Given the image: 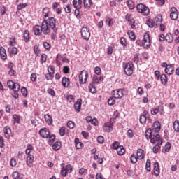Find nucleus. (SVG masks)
Here are the masks:
<instances>
[{"instance_id": "f257e3e1", "label": "nucleus", "mask_w": 179, "mask_h": 179, "mask_svg": "<svg viewBox=\"0 0 179 179\" xmlns=\"http://www.w3.org/2000/svg\"><path fill=\"white\" fill-rule=\"evenodd\" d=\"M123 68L125 75H127V76H132V73H134V63H132L131 62L125 63L124 64H123Z\"/></svg>"}, {"instance_id": "f03ea898", "label": "nucleus", "mask_w": 179, "mask_h": 179, "mask_svg": "<svg viewBox=\"0 0 179 179\" xmlns=\"http://www.w3.org/2000/svg\"><path fill=\"white\" fill-rule=\"evenodd\" d=\"M137 11L138 13H142L144 16H148L149 15L150 10H149V8L143 3H139L136 6Z\"/></svg>"}, {"instance_id": "7ed1b4c3", "label": "nucleus", "mask_w": 179, "mask_h": 179, "mask_svg": "<svg viewBox=\"0 0 179 179\" xmlns=\"http://www.w3.org/2000/svg\"><path fill=\"white\" fill-rule=\"evenodd\" d=\"M89 76V73H87V71H82L79 76V82L81 85H85L86 83V81L87 80V77Z\"/></svg>"}, {"instance_id": "20e7f679", "label": "nucleus", "mask_w": 179, "mask_h": 179, "mask_svg": "<svg viewBox=\"0 0 179 179\" xmlns=\"http://www.w3.org/2000/svg\"><path fill=\"white\" fill-rule=\"evenodd\" d=\"M153 130L151 129H148L146 131H145V138L146 139H150V143H152L153 145H155V143H156V140H155V134H153Z\"/></svg>"}, {"instance_id": "39448f33", "label": "nucleus", "mask_w": 179, "mask_h": 179, "mask_svg": "<svg viewBox=\"0 0 179 179\" xmlns=\"http://www.w3.org/2000/svg\"><path fill=\"white\" fill-rule=\"evenodd\" d=\"M7 85L9 89H12V90H13L15 92L20 90V85L18 83H14L13 80L8 81Z\"/></svg>"}, {"instance_id": "423d86ee", "label": "nucleus", "mask_w": 179, "mask_h": 179, "mask_svg": "<svg viewBox=\"0 0 179 179\" xmlns=\"http://www.w3.org/2000/svg\"><path fill=\"white\" fill-rule=\"evenodd\" d=\"M81 36L83 40H89L90 38V30L86 27H83L81 28Z\"/></svg>"}, {"instance_id": "0eeeda50", "label": "nucleus", "mask_w": 179, "mask_h": 179, "mask_svg": "<svg viewBox=\"0 0 179 179\" xmlns=\"http://www.w3.org/2000/svg\"><path fill=\"white\" fill-rule=\"evenodd\" d=\"M41 27L42 29V33L44 34L45 35H47L50 33V29L51 28L48 25V22H47V20H44L42 22V25Z\"/></svg>"}, {"instance_id": "6e6552de", "label": "nucleus", "mask_w": 179, "mask_h": 179, "mask_svg": "<svg viewBox=\"0 0 179 179\" xmlns=\"http://www.w3.org/2000/svg\"><path fill=\"white\" fill-rule=\"evenodd\" d=\"M143 47V48H149L150 47V36L148 33L144 34Z\"/></svg>"}, {"instance_id": "1a4fd4ad", "label": "nucleus", "mask_w": 179, "mask_h": 179, "mask_svg": "<svg viewBox=\"0 0 179 179\" xmlns=\"http://www.w3.org/2000/svg\"><path fill=\"white\" fill-rule=\"evenodd\" d=\"M49 27L53 30L55 33H57L58 31V29L57 28V22L55 20V18L50 17L48 23Z\"/></svg>"}, {"instance_id": "9d476101", "label": "nucleus", "mask_w": 179, "mask_h": 179, "mask_svg": "<svg viewBox=\"0 0 179 179\" xmlns=\"http://www.w3.org/2000/svg\"><path fill=\"white\" fill-rule=\"evenodd\" d=\"M114 99H122L124 97V92L122 89L115 90L112 92Z\"/></svg>"}, {"instance_id": "9b49d317", "label": "nucleus", "mask_w": 179, "mask_h": 179, "mask_svg": "<svg viewBox=\"0 0 179 179\" xmlns=\"http://www.w3.org/2000/svg\"><path fill=\"white\" fill-rule=\"evenodd\" d=\"M170 17L172 20H177L178 19V10L175 7L171 8Z\"/></svg>"}, {"instance_id": "f8f14e48", "label": "nucleus", "mask_w": 179, "mask_h": 179, "mask_svg": "<svg viewBox=\"0 0 179 179\" xmlns=\"http://www.w3.org/2000/svg\"><path fill=\"white\" fill-rule=\"evenodd\" d=\"M148 116H149V113L146 110L143 112V115H141L140 116L139 120L141 124H142V125H144V124H146V120H148Z\"/></svg>"}, {"instance_id": "ddd939ff", "label": "nucleus", "mask_w": 179, "mask_h": 179, "mask_svg": "<svg viewBox=\"0 0 179 179\" xmlns=\"http://www.w3.org/2000/svg\"><path fill=\"white\" fill-rule=\"evenodd\" d=\"M81 107H82V99H79L74 103L75 111H76V113H80Z\"/></svg>"}, {"instance_id": "4468645a", "label": "nucleus", "mask_w": 179, "mask_h": 179, "mask_svg": "<svg viewBox=\"0 0 179 179\" xmlns=\"http://www.w3.org/2000/svg\"><path fill=\"white\" fill-rule=\"evenodd\" d=\"M136 157L138 160H143V159H145V153L143 152V150L138 148L137 150Z\"/></svg>"}, {"instance_id": "2eb2a0df", "label": "nucleus", "mask_w": 179, "mask_h": 179, "mask_svg": "<svg viewBox=\"0 0 179 179\" xmlns=\"http://www.w3.org/2000/svg\"><path fill=\"white\" fill-rule=\"evenodd\" d=\"M160 122H155L152 124V132H155V134H157L160 131Z\"/></svg>"}, {"instance_id": "dca6fc26", "label": "nucleus", "mask_w": 179, "mask_h": 179, "mask_svg": "<svg viewBox=\"0 0 179 179\" xmlns=\"http://www.w3.org/2000/svg\"><path fill=\"white\" fill-rule=\"evenodd\" d=\"M33 30L35 36H40L43 33V29L40 25H35Z\"/></svg>"}, {"instance_id": "f3484780", "label": "nucleus", "mask_w": 179, "mask_h": 179, "mask_svg": "<svg viewBox=\"0 0 179 179\" xmlns=\"http://www.w3.org/2000/svg\"><path fill=\"white\" fill-rule=\"evenodd\" d=\"M39 134L42 138H48L50 136V131L47 129H42L39 131Z\"/></svg>"}, {"instance_id": "a211bd4d", "label": "nucleus", "mask_w": 179, "mask_h": 179, "mask_svg": "<svg viewBox=\"0 0 179 179\" xmlns=\"http://www.w3.org/2000/svg\"><path fill=\"white\" fill-rule=\"evenodd\" d=\"M163 17H162V15H157V17H155L154 18V23L155 24V26L157 27V26L162 24V20Z\"/></svg>"}, {"instance_id": "6ab92c4d", "label": "nucleus", "mask_w": 179, "mask_h": 179, "mask_svg": "<svg viewBox=\"0 0 179 179\" xmlns=\"http://www.w3.org/2000/svg\"><path fill=\"white\" fill-rule=\"evenodd\" d=\"M34 162V156H33L31 155H29L27 157V166H29V167H31Z\"/></svg>"}, {"instance_id": "aec40b11", "label": "nucleus", "mask_w": 179, "mask_h": 179, "mask_svg": "<svg viewBox=\"0 0 179 179\" xmlns=\"http://www.w3.org/2000/svg\"><path fill=\"white\" fill-rule=\"evenodd\" d=\"M73 6L76 9H82V0H73Z\"/></svg>"}, {"instance_id": "412c9836", "label": "nucleus", "mask_w": 179, "mask_h": 179, "mask_svg": "<svg viewBox=\"0 0 179 179\" xmlns=\"http://www.w3.org/2000/svg\"><path fill=\"white\" fill-rule=\"evenodd\" d=\"M103 131H106V132H111V131H113V124L105 123L103 126Z\"/></svg>"}, {"instance_id": "4be33fe9", "label": "nucleus", "mask_w": 179, "mask_h": 179, "mask_svg": "<svg viewBox=\"0 0 179 179\" xmlns=\"http://www.w3.org/2000/svg\"><path fill=\"white\" fill-rule=\"evenodd\" d=\"M0 57L3 61L7 58L6 50H5L3 47L0 48Z\"/></svg>"}, {"instance_id": "5701e85b", "label": "nucleus", "mask_w": 179, "mask_h": 179, "mask_svg": "<svg viewBox=\"0 0 179 179\" xmlns=\"http://www.w3.org/2000/svg\"><path fill=\"white\" fill-rule=\"evenodd\" d=\"M154 174L157 177L160 174V169L159 168V163L155 162L154 164Z\"/></svg>"}, {"instance_id": "b1692460", "label": "nucleus", "mask_w": 179, "mask_h": 179, "mask_svg": "<svg viewBox=\"0 0 179 179\" xmlns=\"http://www.w3.org/2000/svg\"><path fill=\"white\" fill-rule=\"evenodd\" d=\"M83 3L85 9H89V8H92V6H93V1H92V0H84Z\"/></svg>"}, {"instance_id": "393cba45", "label": "nucleus", "mask_w": 179, "mask_h": 179, "mask_svg": "<svg viewBox=\"0 0 179 179\" xmlns=\"http://www.w3.org/2000/svg\"><path fill=\"white\" fill-rule=\"evenodd\" d=\"M4 135L6 138H10V135H12V130H10V128L8 127H4Z\"/></svg>"}, {"instance_id": "a878e982", "label": "nucleus", "mask_w": 179, "mask_h": 179, "mask_svg": "<svg viewBox=\"0 0 179 179\" xmlns=\"http://www.w3.org/2000/svg\"><path fill=\"white\" fill-rule=\"evenodd\" d=\"M62 85L64 87H68L69 86V78L64 77L62 80Z\"/></svg>"}, {"instance_id": "bb28decb", "label": "nucleus", "mask_w": 179, "mask_h": 179, "mask_svg": "<svg viewBox=\"0 0 179 179\" xmlns=\"http://www.w3.org/2000/svg\"><path fill=\"white\" fill-rule=\"evenodd\" d=\"M117 152V155H119L120 156H122L124 155V153H125V148H124V146L120 145V147H118Z\"/></svg>"}, {"instance_id": "cd10ccee", "label": "nucleus", "mask_w": 179, "mask_h": 179, "mask_svg": "<svg viewBox=\"0 0 179 179\" xmlns=\"http://www.w3.org/2000/svg\"><path fill=\"white\" fill-rule=\"evenodd\" d=\"M88 87L91 93L92 94L96 93V87L94 86V83L93 82L90 83Z\"/></svg>"}, {"instance_id": "c85d7f7f", "label": "nucleus", "mask_w": 179, "mask_h": 179, "mask_svg": "<svg viewBox=\"0 0 179 179\" xmlns=\"http://www.w3.org/2000/svg\"><path fill=\"white\" fill-rule=\"evenodd\" d=\"M44 118L48 125L52 124V117L50 115H45Z\"/></svg>"}, {"instance_id": "c756f323", "label": "nucleus", "mask_w": 179, "mask_h": 179, "mask_svg": "<svg viewBox=\"0 0 179 179\" xmlns=\"http://www.w3.org/2000/svg\"><path fill=\"white\" fill-rule=\"evenodd\" d=\"M160 78H161V82L162 85L166 86V85H167V76H166V74H162L161 75Z\"/></svg>"}, {"instance_id": "7c9ffc66", "label": "nucleus", "mask_w": 179, "mask_h": 179, "mask_svg": "<svg viewBox=\"0 0 179 179\" xmlns=\"http://www.w3.org/2000/svg\"><path fill=\"white\" fill-rule=\"evenodd\" d=\"M53 150H59L61 149V142H55L52 145Z\"/></svg>"}, {"instance_id": "2f4dec72", "label": "nucleus", "mask_w": 179, "mask_h": 179, "mask_svg": "<svg viewBox=\"0 0 179 179\" xmlns=\"http://www.w3.org/2000/svg\"><path fill=\"white\" fill-rule=\"evenodd\" d=\"M127 2L129 9H131V10H132L135 8V4L134 3V1H132V0H127Z\"/></svg>"}, {"instance_id": "473e14b6", "label": "nucleus", "mask_w": 179, "mask_h": 179, "mask_svg": "<svg viewBox=\"0 0 179 179\" xmlns=\"http://www.w3.org/2000/svg\"><path fill=\"white\" fill-rule=\"evenodd\" d=\"M24 38L27 42L30 41V34H29V31L25 30L24 31Z\"/></svg>"}, {"instance_id": "72a5a7b5", "label": "nucleus", "mask_w": 179, "mask_h": 179, "mask_svg": "<svg viewBox=\"0 0 179 179\" xmlns=\"http://www.w3.org/2000/svg\"><path fill=\"white\" fill-rule=\"evenodd\" d=\"M155 141L157 142V145H163V140L160 138L159 134H157L156 136H155Z\"/></svg>"}, {"instance_id": "f704fd0d", "label": "nucleus", "mask_w": 179, "mask_h": 179, "mask_svg": "<svg viewBox=\"0 0 179 179\" xmlns=\"http://www.w3.org/2000/svg\"><path fill=\"white\" fill-rule=\"evenodd\" d=\"M54 74H52L51 73V71H48V73H47L45 76V78L46 79V80H52V79L54 78Z\"/></svg>"}, {"instance_id": "c9c22d12", "label": "nucleus", "mask_w": 179, "mask_h": 179, "mask_svg": "<svg viewBox=\"0 0 179 179\" xmlns=\"http://www.w3.org/2000/svg\"><path fill=\"white\" fill-rule=\"evenodd\" d=\"M173 129H174V131H176V132L179 133V120H176L173 122Z\"/></svg>"}, {"instance_id": "e433bc0d", "label": "nucleus", "mask_w": 179, "mask_h": 179, "mask_svg": "<svg viewBox=\"0 0 179 179\" xmlns=\"http://www.w3.org/2000/svg\"><path fill=\"white\" fill-rule=\"evenodd\" d=\"M165 73H168V75H173V67L171 65H169V66L165 69Z\"/></svg>"}, {"instance_id": "4c0bfd02", "label": "nucleus", "mask_w": 179, "mask_h": 179, "mask_svg": "<svg viewBox=\"0 0 179 179\" xmlns=\"http://www.w3.org/2000/svg\"><path fill=\"white\" fill-rule=\"evenodd\" d=\"M130 161L132 163V164H135L136 162H138V157H136L135 154H132L130 157Z\"/></svg>"}, {"instance_id": "58836bf2", "label": "nucleus", "mask_w": 179, "mask_h": 179, "mask_svg": "<svg viewBox=\"0 0 179 179\" xmlns=\"http://www.w3.org/2000/svg\"><path fill=\"white\" fill-rule=\"evenodd\" d=\"M165 40L168 43H171L173 41V35L171 34H168L165 36Z\"/></svg>"}, {"instance_id": "ea45409f", "label": "nucleus", "mask_w": 179, "mask_h": 179, "mask_svg": "<svg viewBox=\"0 0 179 179\" xmlns=\"http://www.w3.org/2000/svg\"><path fill=\"white\" fill-rule=\"evenodd\" d=\"M126 20L129 22L130 24H132V23H135V21L132 19V17L129 14H127L125 17Z\"/></svg>"}, {"instance_id": "a19ab883", "label": "nucleus", "mask_w": 179, "mask_h": 179, "mask_svg": "<svg viewBox=\"0 0 179 179\" xmlns=\"http://www.w3.org/2000/svg\"><path fill=\"white\" fill-rule=\"evenodd\" d=\"M8 52L10 54L16 55L17 54V48H8Z\"/></svg>"}, {"instance_id": "79ce46f5", "label": "nucleus", "mask_w": 179, "mask_h": 179, "mask_svg": "<svg viewBox=\"0 0 179 179\" xmlns=\"http://www.w3.org/2000/svg\"><path fill=\"white\" fill-rule=\"evenodd\" d=\"M147 24L151 28L157 27L156 24H155V21L152 20H149L147 21Z\"/></svg>"}, {"instance_id": "37998d69", "label": "nucleus", "mask_w": 179, "mask_h": 179, "mask_svg": "<svg viewBox=\"0 0 179 179\" xmlns=\"http://www.w3.org/2000/svg\"><path fill=\"white\" fill-rule=\"evenodd\" d=\"M50 12V8H45L43 10V15L44 16L45 18L48 17V13Z\"/></svg>"}, {"instance_id": "c03bdc74", "label": "nucleus", "mask_w": 179, "mask_h": 179, "mask_svg": "<svg viewBox=\"0 0 179 179\" xmlns=\"http://www.w3.org/2000/svg\"><path fill=\"white\" fill-rule=\"evenodd\" d=\"M120 43L123 47H127V39H125V38H120Z\"/></svg>"}, {"instance_id": "a18cd8bd", "label": "nucleus", "mask_w": 179, "mask_h": 179, "mask_svg": "<svg viewBox=\"0 0 179 179\" xmlns=\"http://www.w3.org/2000/svg\"><path fill=\"white\" fill-rule=\"evenodd\" d=\"M108 104L109 106H114V104H115V99H114V98L113 97L109 98L108 101Z\"/></svg>"}, {"instance_id": "49530a36", "label": "nucleus", "mask_w": 179, "mask_h": 179, "mask_svg": "<svg viewBox=\"0 0 179 179\" xmlns=\"http://www.w3.org/2000/svg\"><path fill=\"white\" fill-rule=\"evenodd\" d=\"M13 179H20V174L17 171H15L13 173Z\"/></svg>"}, {"instance_id": "de8ad7c7", "label": "nucleus", "mask_w": 179, "mask_h": 179, "mask_svg": "<svg viewBox=\"0 0 179 179\" xmlns=\"http://www.w3.org/2000/svg\"><path fill=\"white\" fill-rule=\"evenodd\" d=\"M159 149H160V144H156V145L152 148L153 153H157Z\"/></svg>"}, {"instance_id": "09e8293b", "label": "nucleus", "mask_w": 179, "mask_h": 179, "mask_svg": "<svg viewBox=\"0 0 179 179\" xmlns=\"http://www.w3.org/2000/svg\"><path fill=\"white\" fill-rule=\"evenodd\" d=\"M67 127L68 128H70V129H73V127H75V123H73V121H69L67 122Z\"/></svg>"}, {"instance_id": "8fccbe9b", "label": "nucleus", "mask_w": 179, "mask_h": 179, "mask_svg": "<svg viewBox=\"0 0 179 179\" xmlns=\"http://www.w3.org/2000/svg\"><path fill=\"white\" fill-rule=\"evenodd\" d=\"M127 34L131 40H135L136 36H135V34H134V32L129 31V32H127Z\"/></svg>"}, {"instance_id": "3c124183", "label": "nucleus", "mask_w": 179, "mask_h": 179, "mask_svg": "<svg viewBox=\"0 0 179 179\" xmlns=\"http://www.w3.org/2000/svg\"><path fill=\"white\" fill-rule=\"evenodd\" d=\"M13 118L14 119V122H17V124L20 122V118L17 115H13Z\"/></svg>"}, {"instance_id": "603ef678", "label": "nucleus", "mask_w": 179, "mask_h": 179, "mask_svg": "<svg viewBox=\"0 0 179 179\" xmlns=\"http://www.w3.org/2000/svg\"><path fill=\"white\" fill-rule=\"evenodd\" d=\"M133 61L135 64H138L139 62V54L134 55Z\"/></svg>"}, {"instance_id": "864d4df0", "label": "nucleus", "mask_w": 179, "mask_h": 179, "mask_svg": "<svg viewBox=\"0 0 179 179\" xmlns=\"http://www.w3.org/2000/svg\"><path fill=\"white\" fill-rule=\"evenodd\" d=\"M170 149H171V144L170 143L167 142L165 145V151L164 152H169Z\"/></svg>"}, {"instance_id": "5fc2aeb1", "label": "nucleus", "mask_w": 179, "mask_h": 179, "mask_svg": "<svg viewBox=\"0 0 179 179\" xmlns=\"http://www.w3.org/2000/svg\"><path fill=\"white\" fill-rule=\"evenodd\" d=\"M61 175L62 176V177H66V174H68V171H66V169L63 168L61 171Z\"/></svg>"}, {"instance_id": "6e6d98bb", "label": "nucleus", "mask_w": 179, "mask_h": 179, "mask_svg": "<svg viewBox=\"0 0 179 179\" xmlns=\"http://www.w3.org/2000/svg\"><path fill=\"white\" fill-rule=\"evenodd\" d=\"M145 169L147 171H150V159H147Z\"/></svg>"}, {"instance_id": "4d7b16f0", "label": "nucleus", "mask_w": 179, "mask_h": 179, "mask_svg": "<svg viewBox=\"0 0 179 179\" xmlns=\"http://www.w3.org/2000/svg\"><path fill=\"white\" fill-rule=\"evenodd\" d=\"M120 143L117 141H115L113 143V149H115V150H117L118 148H120Z\"/></svg>"}, {"instance_id": "13d9d810", "label": "nucleus", "mask_w": 179, "mask_h": 179, "mask_svg": "<svg viewBox=\"0 0 179 179\" xmlns=\"http://www.w3.org/2000/svg\"><path fill=\"white\" fill-rule=\"evenodd\" d=\"M34 51L36 55H38L40 54V49L38 48V45H35L34 48Z\"/></svg>"}, {"instance_id": "bf43d9fd", "label": "nucleus", "mask_w": 179, "mask_h": 179, "mask_svg": "<svg viewBox=\"0 0 179 179\" xmlns=\"http://www.w3.org/2000/svg\"><path fill=\"white\" fill-rule=\"evenodd\" d=\"M21 93L22 96H27V89L24 87L21 88Z\"/></svg>"}, {"instance_id": "052dcab7", "label": "nucleus", "mask_w": 179, "mask_h": 179, "mask_svg": "<svg viewBox=\"0 0 179 179\" xmlns=\"http://www.w3.org/2000/svg\"><path fill=\"white\" fill-rule=\"evenodd\" d=\"M59 135L60 136H64V135H65V127H62L59 129Z\"/></svg>"}, {"instance_id": "680f3d73", "label": "nucleus", "mask_w": 179, "mask_h": 179, "mask_svg": "<svg viewBox=\"0 0 179 179\" xmlns=\"http://www.w3.org/2000/svg\"><path fill=\"white\" fill-rule=\"evenodd\" d=\"M94 72H95L96 75H101V69H100V67L96 66L94 68Z\"/></svg>"}, {"instance_id": "e2e57ef3", "label": "nucleus", "mask_w": 179, "mask_h": 179, "mask_svg": "<svg viewBox=\"0 0 179 179\" xmlns=\"http://www.w3.org/2000/svg\"><path fill=\"white\" fill-rule=\"evenodd\" d=\"M66 13H71L72 12V8H71L70 5H67L66 7L64 8Z\"/></svg>"}, {"instance_id": "0e129e2a", "label": "nucleus", "mask_w": 179, "mask_h": 179, "mask_svg": "<svg viewBox=\"0 0 179 179\" xmlns=\"http://www.w3.org/2000/svg\"><path fill=\"white\" fill-rule=\"evenodd\" d=\"M31 82H36L37 80V76L36 75V73H33L31 75Z\"/></svg>"}, {"instance_id": "69168bd1", "label": "nucleus", "mask_w": 179, "mask_h": 179, "mask_svg": "<svg viewBox=\"0 0 179 179\" xmlns=\"http://www.w3.org/2000/svg\"><path fill=\"white\" fill-rule=\"evenodd\" d=\"M48 93L50 96H55V91H54V90H52V88L48 89Z\"/></svg>"}, {"instance_id": "338daca9", "label": "nucleus", "mask_w": 179, "mask_h": 179, "mask_svg": "<svg viewBox=\"0 0 179 179\" xmlns=\"http://www.w3.org/2000/svg\"><path fill=\"white\" fill-rule=\"evenodd\" d=\"M43 47L45 50H50V48H51V45L47 42L43 43Z\"/></svg>"}, {"instance_id": "774afa93", "label": "nucleus", "mask_w": 179, "mask_h": 179, "mask_svg": "<svg viewBox=\"0 0 179 179\" xmlns=\"http://www.w3.org/2000/svg\"><path fill=\"white\" fill-rule=\"evenodd\" d=\"M16 164H17L16 159H14V158H12L10 162V166H12V167H15V166H16Z\"/></svg>"}]
</instances>
